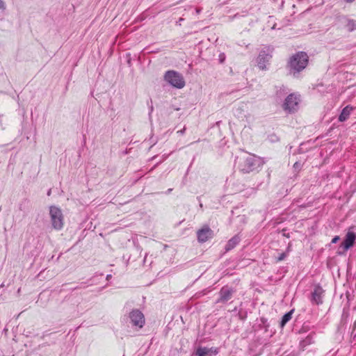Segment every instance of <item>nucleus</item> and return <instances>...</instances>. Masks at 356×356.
<instances>
[{"mask_svg":"<svg viewBox=\"0 0 356 356\" xmlns=\"http://www.w3.org/2000/svg\"><path fill=\"white\" fill-rule=\"evenodd\" d=\"M309 63V56L304 51H298L292 55L288 61L287 67L290 74L298 77L300 72L306 68Z\"/></svg>","mask_w":356,"mask_h":356,"instance_id":"f257e3e1","label":"nucleus"},{"mask_svg":"<svg viewBox=\"0 0 356 356\" xmlns=\"http://www.w3.org/2000/svg\"><path fill=\"white\" fill-rule=\"evenodd\" d=\"M264 163V158L250 154L248 156L240 159L238 167L243 173H250L259 170Z\"/></svg>","mask_w":356,"mask_h":356,"instance_id":"f03ea898","label":"nucleus"},{"mask_svg":"<svg viewBox=\"0 0 356 356\" xmlns=\"http://www.w3.org/2000/svg\"><path fill=\"white\" fill-rule=\"evenodd\" d=\"M164 80L170 86L181 89L185 86L184 76L179 72L175 70H168L164 74Z\"/></svg>","mask_w":356,"mask_h":356,"instance_id":"7ed1b4c3","label":"nucleus"},{"mask_svg":"<svg viewBox=\"0 0 356 356\" xmlns=\"http://www.w3.org/2000/svg\"><path fill=\"white\" fill-rule=\"evenodd\" d=\"M300 95L297 93H291L285 98L282 108L287 113H293L299 108Z\"/></svg>","mask_w":356,"mask_h":356,"instance_id":"20e7f679","label":"nucleus"},{"mask_svg":"<svg viewBox=\"0 0 356 356\" xmlns=\"http://www.w3.org/2000/svg\"><path fill=\"white\" fill-rule=\"evenodd\" d=\"M49 216L52 227L56 230H60L64 225V217L61 209L56 206H51Z\"/></svg>","mask_w":356,"mask_h":356,"instance_id":"39448f33","label":"nucleus"},{"mask_svg":"<svg viewBox=\"0 0 356 356\" xmlns=\"http://www.w3.org/2000/svg\"><path fill=\"white\" fill-rule=\"evenodd\" d=\"M273 50L274 48L272 46H268L266 49H263L259 52L257 63L260 70H265L267 69L266 65L272 58Z\"/></svg>","mask_w":356,"mask_h":356,"instance_id":"423d86ee","label":"nucleus"},{"mask_svg":"<svg viewBox=\"0 0 356 356\" xmlns=\"http://www.w3.org/2000/svg\"><path fill=\"white\" fill-rule=\"evenodd\" d=\"M235 290L232 287L228 286H222L219 291V297L216 300V303H227L233 296Z\"/></svg>","mask_w":356,"mask_h":356,"instance_id":"0eeeda50","label":"nucleus"},{"mask_svg":"<svg viewBox=\"0 0 356 356\" xmlns=\"http://www.w3.org/2000/svg\"><path fill=\"white\" fill-rule=\"evenodd\" d=\"M355 239L356 234L353 232H348L339 247L338 254H341L350 248L354 245Z\"/></svg>","mask_w":356,"mask_h":356,"instance_id":"6e6552de","label":"nucleus"},{"mask_svg":"<svg viewBox=\"0 0 356 356\" xmlns=\"http://www.w3.org/2000/svg\"><path fill=\"white\" fill-rule=\"evenodd\" d=\"M129 318L133 326L142 328L145 325V316L138 309L132 310L129 314Z\"/></svg>","mask_w":356,"mask_h":356,"instance_id":"1a4fd4ad","label":"nucleus"},{"mask_svg":"<svg viewBox=\"0 0 356 356\" xmlns=\"http://www.w3.org/2000/svg\"><path fill=\"white\" fill-rule=\"evenodd\" d=\"M213 237V231L208 225H204L197 232V238L199 243H205Z\"/></svg>","mask_w":356,"mask_h":356,"instance_id":"9d476101","label":"nucleus"},{"mask_svg":"<svg viewBox=\"0 0 356 356\" xmlns=\"http://www.w3.org/2000/svg\"><path fill=\"white\" fill-rule=\"evenodd\" d=\"M219 352L218 348L199 347L195 351L196 356H213L216 355Z\"/></svg>","mask_w":356,"mask_h":356,"instance_id":"9b49d317","label":"nucleus"},{"mask_svg":"<svg viewBox=\"0 0 356 356\" xmlns=\"http://www.w3.org/2000/svg\"><path fill=\"white\" fill-rule=\"evenodd\" d=\"M315 332L309 333L305 338L302 339L299 342V348L301 350H305L307 346L314 343L315 342Z\"/></svg>","mask_w":356,"mask_h":356,"instance_id":"f8f14e48","label":"nucleus"},{"mask_svg":"<svg viewBox=\"0 0 356 356\" xmlns=\"http://www.w3.org/2000/svg\"><path fill=\"white\" fill-rule=\"evenodd\" d=\"M342 23L344 24L345 28L349 31L352 32L356 30V21L353 19H349L347 17L343 16L341 17Z\"/></svg>","mask_w":356,"mask_h":356,"instance_id":"ddd939ff","label":"nucleus"},{"mask_svg":"<svg viewBox=\"0 0 356 356\" xmlns=\"http://www.w3.org/2000/svg\"><path fill=\"white\" fill-rule=\"evenodd\" d=\"M241 241V237L238 234L234 236L227 243L225 247V250L228 252L234 249Z\"/></svg>","mask_w":356,"mask_h":356,"instance_id":"4468645a","label":"nucleus"},{"mask_svg":"<svg viewBox=\"0 0 356 356\" xmlns=\"http://www.w3.org/2000/svg\"><path fill=\"white\" fill-rule=\"evenodd\" d=\"M353 111V107L350 105H348L346 107H344L339 116V121L341 122H345L346 120L348 119Z\"/></svg>","mask_w":356,"mask_h":356,"instance_id":"2eb2a0df","label":"nucleus"},{"mask_svg":"<svg viewBox=\"0 0 356 356\" xmlns=\"http://www.w3.org/2000/svg\"><path fill=\"white\" fill-rule=\"evenodd\" d=\"M321 288H316L314 289L312 293V300L315 302L316 304L319 305L322 303V300L321 297Z\"/></svg>","mask_w":356,"mask_h":356,"instance_id":"dca6fc26","label":"nucleus"},{"mask_svg":"<svg viewBox=\"0 0 356 356\" xmlns=\"http://www.w3.org/2000/svg\"><path fill=\"white\" fill-rule=\"evenodd\" d=\"M293 313V310H291L289 312L286 313L282 318L280 322V327L283 328L284 325L292 318V314Z\"/></svg>","mask_w":356,"mask_h":356,"instance_id":"f3484780","label":"nucleus"},{"mask_svg":"<svg viewBox=\"0 0 356 356\" xmlns=\"http://www.w3.org/2000/svg\"><path fill=\"white\" fill-rule=\"evenodd\" d=\"M288 93V89L285 86H281L276 92V96L279 98H282L283 96Z\"/></svg>","mask_w":356,"mask_h":356,"instance_id":"a211bd4d","label":"nucleus"},{"mask_svg":"<svg viewBox=\"0 0 356 356\" xmlns=\"http://www.w3.org/2000/svg\"><path fill=\"white\" fill-rule=\"evenodd\" d=\"M288 254L286 252H283L279 255V257L277 258V261H281L284 260Z\"/></svg>","mask_w":356,"mask_h":356,"instance_id":"6ab92c4d","label":"nucleus"},{"mask_svg":"<svg viewBox=\"0 0 356 356\" xmlns=\"http://www.w3.org/2000/svg\"><path fill=\"white\" fill-rule=\"evenodd\" d=\"M6 8V3L3 0H0V10H5Z\"/></svg>","mask_w":356,"mask_h":356,"instance_id":"aec40b11","label":"nucleus"},{"mask_svg":"<svg viewBox=\"0 0 356 356\" xmlns=\"http://www.w3.org/2000/svg\"><path fill=\"white\" fill-rule=\"evenodd\" d=\"M339 240V236H334L332 239V243H336L338 242V241Z\"/></svg>","mask_w":356,"mask_h":356,"instance_id":"412c9836","label":"nucleus"},{"mask_svg":"<svg viewBox=\"0 0 356 356\" xmlns=\"http://www.w3.org/2000/svg\"><path fill=\"white\" fill-rule=\"evenodd\" d=\"M185 131H186V128L184 127L182 129L177 131V133L179 134L182 135V134H184Z\"/></svg>","mask_w":356,"mask_h":356,"instance_id":"4be33fe9","label":"nucleus"},{"mask_svg":"<svg viewBox=\"0 0 356 356\" xmlns=\"http://www.w3.org/2000/svg\"><path fill=\"white\" fill-rule=\"evenodd\" d=\"M291 251V245L289 244L286 248V253L289 254V252Z\"/></svg>","mask_w":356,"mask_h":356,"instance_id":"5701e85b","label":"nucleus"},{"mask_svg":"<svg viewBox=\"0 0 356 356\" xmlns=\"http://www.w3.org/2000/svg\"><path fill=\"white\" fill-rule=\"evenodd\" d=\"M346 3H351L355 1V0H344Z\"/></svg>","mask_w":356,"mask_h":356,"instance_id":"b1692460","label":"nucleus"},{"mask_svg":"<svg viewBox=\"0 0 356 356\" xmlns=\"http://www.w3.org/2000/svg\"><path fill=\"white\" fill-rule=\"evenodd\" d=\"M51 194V189H49L48 191H47V195L48 196H50Z\"/></svg>","mask_w":356,"mask_h":356,"instance_id":"393cba45","label":"nucleus"},{"mask_svg":"<svg viewBox=\"0 0 356 356\" xmlns=\"http://www.w3.org/2000/svg\"><path fill=\"white\" fill-rule=\"evenodd\" d=\"M261 321H262V323H264V324H265V323H266V319H264V318H261Z\"/></svg>","mask_w":356,"mask_h":356,"instance_id":"a878e982","label":"nucleus"},{"mask_svg":"<svg viewBox=\"0 0 356 356\" xmlns=\"http://www.w3.org/2000/svg\"><path fill=\"white\" fill-rule=\"evenodd\" d=\"M298 162L295 163L294 167L296 168V167H298Z\"/></svg>","mask_w":356,"mask_h":356,"instance_id":"bb28decb","label":"nucleus"},{"mask_svg":"<svg viewBox=\"0 0 356 356\" xmlns=\"http://www.w3.org/2000/svg\"><path fill=\"white\" fill-rule=\"evenodd\" d=\"M172 188L168 189V193H170L172 191Z\"/></svg>","mask_w":356,"mask_h":356,"instance_id":"cd10ccee","label":"nucleus"},{"mask_svg":"<svg viewBox=\"0 0 356 356\" xmlns=\"http://www.w3.org/2000/svg\"><path fill=\"white\" fill-rule=\"evenodd\" d=\"M110 277H111V275H108L106 278L108 279V278H110Z\"/></svg>","mask_w":356,"mask_h":356,"instance_id":"c85d7f7f","label":"nucleus"}]
</instances>
